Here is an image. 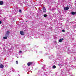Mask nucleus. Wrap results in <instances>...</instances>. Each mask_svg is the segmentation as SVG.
<instances>
[{
  "label": "nucleus",
  "mask_w": 76,
  "mask_h": 76,
  "mask_svg": "<svg viewBox=\"0 0 76 76\" xmlns=\"http://www.w3.org/2000/svg\"><path fill=\"white\" fill-rule=\"evenodd\" d=\"M9 34H10V32L9 31H7L5 34V37H9L10 36Z\"/></svg>",
  "instance_id": "f257e3e1"
},
{
  "label": "nucleus",
  "mask_w": 76,
  "mask_h": 76,
  "mask_svg": "<svg viewBox=\"0 0 76 76\" xmlns=\"http://www.w3.org/2000/svg\"><path fill=\"white\" fill-rule=\"evenodd\" d=\"M20 34L21 35H24V32H23V31H20Z\"/></svg>",
  "instance_id": "f03ea898"
},
{
  "label": "nucleus",
  "mask_w": 76,
  "mask_h": 76,
  "mask_svg": "<svg viewBox=\"0 0 76 76\" xmlns=\"http://www.w3.org/2000/svg\"><path fill=\"white\" fill-rule=\"evenodd\" d=\"M69 7H67L64 8V10H69Z\"/></svg>",
  "instance_id": "7ed1b4c3"
},
{
  "label": "nucleus",
  "mask_w": 76,
  "mask_h": 76,
  "mask_svg": "<svg viewBox=\"0 0 76 76\" xmlns=\"http://www.w3.org/2000/svg\"><path fill=\"white\" fill-rule=\"evenodd\" d=\"M4 67V66L3 65L0 64V69H3Z\"/></svg>",
  "instance_id": "20e7f679"
},
{
  "label": "nucleus",
  "mask_w": 76,
  "mask_h": 76,
  "mask_svg": "<svg viewBox=\"0 0 76 76\" xmlns=\"http://www.w3.org/2000/svg\"><path fill=\"white\" fill-rule=\"evenodd\" d=\"M32 64V62H28L27 63V65L28 66H30L31 65V64Z\"/></svg>",
  "instance_id": "39448f33"
},
{
  "label": "nucleus",
  "mask_w": 76,
  "mask_h": 76,
  "mask_svg": "<svg viewBox=\"0 0 76 76\" xmlns=\"http://www.w3.org/2000/svg\"><path fill=\"white\" fill-rule=\"evenodd\" d=\"M4 4V2L3 1H0V5H3Z\"/></svg>",
  "instance_id": "423d86ee"
},
{
  "label": "nucleus",
  "mask_w": 76,
  "mask_h": 76,
  "mask_svg": "<svg viewBox=\"0 0 76 76\" xmlns=\"http://www.w3.org/2000/svg\"><path fill=\"white\" fill-rule=\"evenodd\" d=\"M47 11V10L45 8V7H44L43 9V12H45Z\"/></svg>",
  "instance_id": "0eeeda50"
},
{
  "label": "nucleus",
  "mask_w": 76,
  "mask_h": 76,
  "mask_svg": "<svg viewBox=\"0 0 76 76\" xmlns=\"http://www.w3.org/2000/svg\"><path fill=\"white\" fill-rule=\"evenodd\" d=\"M76 13V12H71V14H72V15H75Z\"/></svg>",
  "instance_id": "6e6552de"
},
{
  "label": "nucleus",
  "mask_w": 76,
  "mask_h": 76,
  "mask_svg": "<svg viewBox=\"0 0 76 76\" xmlns=\"http://www.w3.org/2000/svg\"><path fill=\"white\" fill-rule=\"evenodd\" d=\"M63 40V39L62 38V39H60L59 40V42H61Z\"/></svg>",
  "instance_id": "1a4fd4ad"
},
{
  "label": "nucleus",
  "mask_w": 76,
  "mask_h": 76,
  "mask_svg": "<svg viewBox=\"0 0 76 76\" xmlns=\"http://www.w3.org/2000/svg\"><path fill=\"white\" fill-rule=\"evenodd\" d=\"M3 38L5 39H7V36L4 37H3Z\"/></svg>",
  "instance_id": "9d476101"
},
{
  "label": "nucleus",
  "mask_w": 76,
  "mask_h": 76,
  "mask_svg": "<svg viewBox=\"0 0 76 76\" xmlns=\"http://www.w3.org/2000/svg\"><path fill=\"white\" fill-rule=\"evenodd\" d=\"M53 69H56V66L55 65H53Z\"/></svg>",
  "instance_id": "9b49d317"
},
{
  "label": "nucleus",
  "mask_w": 76,
  "mask_h": 76,
  "mask_svg": "<svg viewBox=\"0 0 76 76\" xmlns=\"http://www.w3.org/2000/svg\"><path fill=\"white\" fill-rule=\"evenodd\" d=\"M44 17H47V15L46 14H45L43 15Z\"/></svg>",
  "instance_id": "f8f14e48"
},
{
  "label": "nucleus",
  "mask_w": 76,
  "mask_h": 76,
  "mask_svg": "<svg viewBox=\"0 0 76 76\" xmlns=\"http://www.w3.org/2000/svg\"><path fill=\"white\" fill-rule=\"evenodd\" d=\"M19 12L20 13H21V12H22V11L21 10H19Z\"/></svg>",
  "instance_id": "ddd939ff"
},
{
  "label": "nucleus",
  "mask_w": 76,
  "mask_h": 76,
  "mask_svg": "<svg viewBox=\"0 0 76 76\" xmlns=\"http://www.w3.org/2000/svg\"><path fill=\"white\" fill-rule=\"evenodd\" d=\"M16 63L17 64H18V61H16Z\"/></svg>",
  "instance_id": "4468645a"
},
{
  "label": "nucleus",
  "mask_w": 76,
  "mask_h": 76,
  "mask_svg": "<svg viewBox=\"0 0 76 76\" xmlns=\"http://www.w3.org/2000/svg\"><path fill=\"white\" fill-rule=\"evenodd\" d=\"M62 32H65V30H62Z\"/></svg>",
  "instance_id": "2eb2a0df"
},
{
  "label": "nucleus",
  "mask_w": 76,
  "mask_h": 76,
  "mask_svg": "<svg viewBox=\"0 0 76 76\" xmlns=\"http://www.w3.org/2000/svg\"><path fill=\"white\" fill-rule=\"evenodd\" d=\"M2 23V22H1V21H0V24H1Z\"/></svg>",
  "instance_id": "dca6fc26"
},
{
  "label": "nucleus",
  "mask_w": 76,
  "mask_h": 76,
  "mask_svg": "<svg viewBox=\"0 0 76 76\" xmlns=\"http://www.w3.org/2000/svg\"><path fill=\"white\" fill-rule=\"evenodd\" d=\"M22 53V51H19V53Z\"/></svg>",
  "instance_id": "f3484780"
},
{
  "label": "nucleus",
  "mask_w": 76,
  "mask_h": 76,
  "mask_svg": "<svg viewBox=\"0 0 76 76\" xmlns=\"http://www.w3.org/2000/svg\"><path fill=\"white\" fill-rule=\"evenodd\" d=\"M26 22H28V21H26Z\"/></svg>",
  "instance_id": "a211bd4d"
}]
</instances>
